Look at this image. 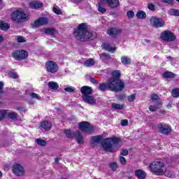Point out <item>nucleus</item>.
I'll list each match as a JSON object with an SVG mask.
<instances>
[{
  "instance_id": "1",
  "label": "nucleus",
  "mask_w": 179,
  "mask_h": 179,
  "mask_svg": "<svg viewBox=\"0 0 179 179\" xmlns=\"http://www.w3.org/2000/svg\"><path fill=\"white\" fill-rule=\"evenodd\" d=\"M73 36L78 41H89V40H94L97 37V33L89 31L87 24H79L76 28L74 29Z\"/></svg>"
},
{
  "instance_id": "2",
  "label": "nucleus",
  "mask_w": 179,
  "mask_h": 179,
  "mask_svg": "<svg viewBox=\"0 0 179 179\" xmlns=\"http://www.w3.org/2000/svg\"><path fill=\"white\" fill-rule=\"evenodd\" d=\"M120 142H122L121 138L113 136L109 138H106L103 141L101 142V145L105 152H108V153H114L117 152L118 148L115 149V147Z\"/></svg>"
},
{
  "instance_id": "3",
  "label": "nucleus",
  "mask_w": 179,
  "mask_h": 179,
  "mask_svg": "<svg viewBox=\"0 0 179 179\" xmlns=\"http://www.w3.org/2000/svg\"><path fill=\"white\" fill-rule=\"evenodd\" d=\"M111 76L108 80L116 87V89L119 92L124 90L125 83L121 80V71L120 70H115L111 72Z\"/></svg>"
},
{
  "instance_id": "4",
  "label": "nucleus",
  "mask_w": 179,
  "mask_h": 179,
  "mask_svg": "<svg viewBox=\"0 0 179 179\" xmlns=\"http://www.w3.org/2000/svg\"><path fill=\"white\" fill-rule=\"evenodd\" d=\"M149 169L151 173H153L155 176H164L166 171H167L166 165L160 161L150 164Z\"/></svg>"
},
{
  "instance_id": "5",
  "label": "nucleus",
  "mask_w": 179,
  "mask_h": 179,
  "mask_svg": "<svg viewBox=\"0 0 179 179\" xmlns=\"http://www.w3.org/2000/svg\"><path fill=\"white\" fill-rule=\"evenodd\" d=\"M11 20L16 23H22L24 20H29V14L24 13L23 10H16L11 13Z\"/></svg>"
},
{
  "instance_id": "6",
  "label": "nucleus",
  "mask_w": 179,
  "mask_h": 179,
  "mask_svg": "<svg viewBox=\"0 0 179 179\" xmlns=\"http://www.w3.org/2000/svg\"><path fill=\"white\" fill-rule=\"evenodd\" d=\"M64 133L65 134L66 138H69L70 139H72L73 136L76 138V142L79 143V145L83 144V135H82V133L80 132V130H76V131H72L71 129H66L64 131Z\"/></svg>"
},
{
  "instance_id": "7",
  "label": "nucleus",
  "mask_w": 179,
  "mask_h": 179,
  "mask_svg": "<svg viewBox=\"0 0 179 179\" xmlns=\"http://www.w3.org/2000/svg\"><path fill=\"white\" fill-rule=\"evenodd\" d=\"M78 127L83 134H91L94 132V126L87 121L78 122Z\"/></svg>"
},
{
  "instance_id": "8",
  "label": "nucleus",
  "mask_w": 179,
  "mask_h": 179,
  "mask_svg": "<svg viewBox=\"0 0 179 179\" xmlns=\"http://www.w3.org/2000/svg\"><path fill=\"white\" fill-rule=\"evenodd\" d=\"M11 57L15 61H23V59H27L29 52L24 50H16L12 52Z\"/></svg>"
},
{
  "instance_id": "9",
  "label": "nucleus",
  "mask_w": 179,
  "mask_h": 179,
  "mask_svg": "<svg viewBox=\"0 0 179 179\" xmlns=\"http://www.w3.org/2000/svg\"><path fill=\"white\" fill-rule=\"evenodd\" d=\"M99 90L101 92H106V90H110V92H120L115 85L113 84L109 79L106 83H102L99 84Z\"/></svg>"
},
{
  "instance_id": "10",
  "label": "nucleus",
  "mask_w": 179,
  "mask_h": 179,
  "mask_svg": "<svg viewBox=\"0 0 179 179\" xmlns=\"http://www.w3.org/2000/svg\"><path fill=\"white\" fill-rule=\"evenodd\" d=\"M45 66L46 72L48 73H57V72L59 71V66H58V64L52 60L47 61L45 63Z\"/></svg>"
},
{
  "instance_id": "11",
  "label": "nucleus",
  "mask_w": 179,
  "mask_h": 179,
  "mask_svg": "<svg viewBox=\"0 0 179 179\" xmlns=\"http://www.w3.org/2000/svg\"><path fill=\"white\" fill-rule=\"evenodd\" d=\"M160 38H162V40H163L164 41H167L168 43H170L171 41H175V40L177 38V36L174 35V34L171 32V31L165 30L161 33Z\"/></svg>"
},
{
  "instance_id": "12",
  "label": "nucleus",
  "mask_w": 179,
  "mask_h": 179,
  "mask_svg": "<svg viewBox=\"0 0 179 179\" xmlns=\"http://www.w3.org/2000/svg\"><path fill=\"white\" fill-rule=\"evenodd\" d=\"M158 131L162 135H169V134H171V126L168 124L167 123L161 122L157 125Z\"/></svg>"
},
{
  "instance_id": "13",
  "label": "nucleus",
  "mask_w": 179,
  "mask_h": 179,
  "mask_svg": "<svg viewBox=\"0 0 179 179\" xmlns=\"http://www.w3.org/2000/svg\"><path fill=\"white\" fill-rule=\"evenodd\" d=\"M48 24V18L45 17H40L36 20L34 23L31 24L32 29H36L41 27V26H44Z\"/></svg>"
},
{
  "instance_id": "14",
  "label": "nucleus",
  "mask_w": 179,
  "mask_h": 179,
  "mask_svg": "<svg viewBox=\"0 0 179 179\" xmlns=\"http://www.w3.org/2000/svg\"><path fill=\"white\" fill-rule=\"evenodd\" d=\"M150 23L156 29H160V27H163V26L166 24V22L164 20H163V19L157 17H152L150 19Z\"/></svg>"
},
{
  "instance_id": "15",
  "label": "nucleus",
  "mask_w": 179,
  "mask_h": 179,
  "mask_svg": "<svg viewBox=\"0 0 179 179\" xmlns=\"http://www.w3.org/2000/svg\"><path fill=\"white\" fill-rule=\"evenodd\" d=\"M13 172L17 177L24 176V168L20 164H14L13 166Z\"/></svg>"
},
{
  "instance_id": "16",
  "label": "nucleus",
  "mask_w": 179,
  "mask_h": 179,
  "mask_svg": "<svg viewBox=\"0 0 179 179\" xmlns=\"http://www.w3.org/2000/svg\"><path fill=\"white\" fill-rule=\"evenodd\" d=\"M84 103L90 104V106H94L96 104V98L91 95H85L82 97Z\"/></svg>"
},
{
  "instance_id": "17",
  "label": "nucleus",
  "mask_w": 179,
  "mask_h": 179,
  "mask_svg": "<svg viewBox=\"0 0 179 179\" xmlns=\"http://www.w3.org/2000/svg\"><path fill=\"white\" fill-rule=\"evenodd\" d=\"M111 9H115L120 6V0H103Z\"/></svg>"
},
{
  "instance_id": "18",
  "label": "nucleus",
  "mask_w": 179,
  "mask_h": 179,
  "mask_svg": "<svg viewBox=\"0 0 179 179\" xmlns=\"http://www.w3.org/2000/svg\"><path fill=\"white\" fill-rule=\"evenodd\" d=\"M121 33H122V29L118 28L112 27L108 30V34L112 37H115L118 34H121Z\"/></svg>"
},
{
  "instance_id": "19",
  "label": "nucleus",
  "mask_w": 179,
  "mask_h": 179,
  "mask_svg": "<svg viewBox=\"0 0 179 179\" xmlns=\"http://www.w3.org/2000/svg\"><path fill=\"white\" fill-rule=\"evenodd\" d=\"M80 92L83 96H90L93 94V89L89 86H83L80 89Z\"/></svg>"
},
{
  "instance_id": "20",
  "label": "nucleus",
  "mask_w": 179,
  "mask_h": 179,
  "mask_svg": "<svg viewBox=\"0 0 179 179\" xmlns=\"http://www.w3.org/2000/svg\"><path fill=\"white\" fill-rule=\"evenodd\" d=\"M29 6L31 9H40L43 8V3L41 1H30Z\"/></svg>"
},
{
  "instance_id": "21",
  "label": "nucleus",
  "mask_w": 179,
  "mask_h": 179,
  "mask_svg": "<svg viewBox=\"0 0 179 179\" xmlns=\"http://www.w3.org/2000/svg\"><path fill=\"white\" fill-rule=\"evenodd\" d=\"M103 48L105 51H108L109 52H115V48L111 47V43L109 42H106L103 43Z\"/></svg>"
},
{
  "instance_id": "22",
  "label": "nucleus",
  "mask_w": 179,
  "mask_h": 179,
  "mask_svg": "<svg viewBox=\"0 0 179 179\" xmlns=\"http://www.w3.org/2000/svg\"><path fill=\"white\" fill-rule=\"evenodd\" d=\"M40 127L41 128H43L45 131H50L52 124H51V122H48V120H44L41 123Z\"/></svg>"
},
{
  "instance_id": "23",
  "label": "nucleus",
  "mask_w": 179,
  "mask_h": 179,
  "mask_svg": "<svg viewBox=\"0 0 179 179\" xmlns=\"http://www.w3.org/2000/svg\"><path fill=\"white\" fill-rule=\"evenodd\" d=\"M135 176L138 179H145L147 174L142 169H138L135 171Z\"/></svg>"
},
{
  "instance_id": "24",
  "label": "nucleus",
  "mask_w": 179,
  "mask_h": 179,
  "mask_svg": "<svg viewBox=\"0 0 179 179\" xmlns=\"http://www.w3.org/2000/svg\"><path fill=\"white\" fill-rule=\"evenodd\" d=\"M98 10L100 13L104 14L107 12V9L105 7L104 1L101 0L100 2L98 3Z\"/></svg>"
},
{
  "instance_id": "25",
  "label": "nucleus",
  "mask_w": 179,
  "mask_h": 179,
  "mask_svg": "<svg viewBox=\"0 0 179 179\" xmlns=\"http://www.w3.org/2000/svg\"><path fill=\"white\" fill-rule=\"evenodd\" d=\"M162 102H158L154 106L153 105L150 106L149 110L152 113H155V112L157 111V110H159V108H162Z\"/></svg>"
},
{
  "instance_id": "26",
  "label": "nucleus",
  "mask_w": 179,
  "mask_h": 179,
  "mask_svg": "<svg viewBox=\"0 0 179 179\" xmlns=\"http://www.w3.org/2000/svg\"><path fill=\"white\" fill-rule=\"evenodd\" d=\"M100 59L103 62L107 63V61H110L111 56H110V54L108 53H101L99 55Z\"/></svg>"
},
{
  "instance_id": "27",
  "label": "nucleus",
  "mask_w": 179,
  "mask_h": 179,
  "mask_svg": "<svg viewBox=\"0 0 179 179\" xmlns=\"http://www.w3.org/2000/svg\"><path fill=\"white\" fill-rule=\"evenodd\" d=\"M91 141L92 143H100V142L103 141V136L102 135L93 136L91 137Z\"/></svg>"
},
{
  "instance_id": "28",
  "label": "nucleus",
  "mask_w": 179,
  "mask_h": 179,
  "mask_svg": "<svg viewBox=\"0 0 179 179\" xmlns=\"http://www.w3.org/2000/svg\"><path fill=\"white\" fill-rule=\"evenodd\" d=\"M48 86L51 90H57L59 88V85H58V83L53 81H50L48 84Z\"/></svg>"
},
{
  "instance_id": "29",
  "label": "nucleus",
  "mask_w": 179,
  "mask_h": 179,
  "mask_svg": "<svg viewBox=\"0 0 179 179\" xmlns=\"http://www.w3.org/2000/svg\"><path fill=\"white\" fill-rule=\"evenodd\" d=\"M163 76L164 78H166V79H173L174 78H176V74L173 72L171 71H165L163 73Z\"/></svg>"
},
{
  "instance_id": "30",
  "label": "nucleus",
  "mask_w": 179,
  "mask_h": 179,
  "mask_svg": "<svg viewBox=\"0 0 179 179\" xmlns=\"http://www.w3.org/2000/svg\"><path fill=\"white\" fill-rule=\"evenodd\" d=\"M121 62L123 65H129L131 64V59L127 56L121 57Z\"/></svg>"
},
{
  "instance_id": "31",
  "label": "nucleus",
  "mask_w": 179,
  "mask_h": 179,
  "mask_svg": "<svg viewBox=\"0 0 179 179\" xmlns=\"http://www.w3.org/2000/svg\"><path fill=\"white\" fill-rule=\"evenodd\" d=\"M172 97L178 99L179 97V88H173L171 92Z\"/></svg>"
},
{
  "instance_id": "32",
  "label": "nucleus",
  "mask_w": 179,
  "mask_h": 179,
  "mask_svg": "<svg viewBox=\"0 0 179 179\" xmlns=\"http://www.w3.org/2000/svg\"><path fill=\"white\" fill-rule=\"evenodd\" d=\"M94 64H96V62H94V59L90 58L84 62V66H93V65H94Z\"/></svg>"
},
{
  "instance_id": "33",
  "label": "nucleus",
  "mask_w": 179,
  "mask_h": 179,
  "mask_svg": "<svg viewBox=\"0 0 179 179\" xmlns=\"http://www.w3.org/2000/svg\"><path fill=\"white\" fill-rule=\"evenodd\" d=\"M136 16L137 19H146V13L143 10H139L136 14Z\"/></svg>"
},
{
  "instance_id": "34",
  "label": "nucleus",
  "mask_w": 179,
  "mask_h": 179,
  "mask_svg": "<svg viewBox=\"0 0 179 179\" xmlns=\"http://www.w3.org/2000/svg\"><path fill=\"white\" fill-rule=\"evenodd\" d=\"M125 107L124 104H120L116 103H112V108H114V110H122Z\"/></svg>"
},
{
  "instance_id": "35",
  "label": "nucleus",
  "mask_w": 179,
  "mask_h": 179,
  "mask_svg": "<svg viewBox=\"0 0 179 179\" xmlns=\"http://www.w3.org/2000/svg\"><path fill=\"white\" fill-rule=\"evenodd\" d=\"M7 115L8 118L13 120V121H16V120H17V113L15 112H10Z\"/></svg>"
},
{
  "instance_id": "36",
  "label": "nucleus",
  "mask_w": 179,
  "mask_h": 179,
  "mask_svg": "<svg viewBox=\"0 0 179 179\" xmlns=\"http://www.w3.org/2000/svg\"><path fill=\"white\" fill-rule=\"evenodd\" d=\"M10 27V26H9V24L0 22V30L5 31L6 30H8Z\"/></svg>"
},
{
  "instance_id": "37",
  "label": "nucleus",
  "mask_w": 179,
  "mask_h": 179,
  "mask_svg": "<svg viewBox=\"0 0 179 179\" xmlns=\"http://www.w3.org/2000/svg\"><path fill=\"white\" fill-rule=\"evenodd\" d=\"M169 15H171V16H179V10H177L176 8H171L169 11Z\"/></svg>"
},
{
  "instance_id": "38",
  "label": "nucleus",
  "mask_w": 179,
  "mask_h": 179,
  "mask_svg": "<svg viewBox=\"0 0 179 179\" xmlns=\"http://www.w3.org/2000/svg\"><path fill=\"white\" fill-rule=\"evenodd\" d=\"M55 28H48L45 29V34H49V36H53V34H55Z\"/></svg>"
},
{
  "instance_id": "39",
  "label": "nucleus",
  "mask_w": 179,
  "mask_h": 179,
  "mask_svg": "<svg viewBox=\"0 0 179 179\" xmlns=\"http://www.w3.org/2000/svg\"><path fill=\"white\" fill-rule=\"evenodd\" d=\"M36 142L37 145H39V146H45V145H47V141H45V140H43L41 138L36 139Z\"/></svg>"
},
{
  "instance_id": "40",
  "label": "nucleus",
  "mask_w": 179,
  "mask_h": 179,
  "mask_svg": "<svg viewBox=\"0 0 179 179\" xmlns=\"http://www.w3.org/2000/svg\"><path fill=\"white\" fill-rule=\"evenodd\" d=\"M136 99V94H133L127 96V100L129 103H133Z\"/></svg>"
},
{
  "instance_id": "41",
  "label": "nucleus",
  "mask_w": 179,
  "mask_h": 179,
  "mask_svg": "<svg viewBox=\"0 0 179 179\" xmlns=\"http://www.w3.org/2000/svg\"><path fill=\"white\" fill-rule=\"evenodd\" d=\"M109 167L113 171H115L118 169V164L117 162H112L109 164Z\"/></svg>"
},
{
  "instance_id": "42",
  "label": "nucleus",
  "mask_w": 179,
  "mask_h": 179,
  "mask_svg": "<svg viewBox=\"0 0 179 179\" xmlns=\"http://www.w3.org/2000/svg\"><path fill=\"white\" fill-rule=\"evenodd\" d=\"M7 114V110H0V121L1 120H3L5 118V116Z\"/></svg>"
},
{
  "instance_id": "43",
  "label": "nucleus",
  "mask_w": 179,
  "mask_h": 179,
  "mask_svg": "<svg viewBox=\"0 0 179 179\" xmlns=\"http://www.w3.org/2000/svg\"><path fill=\"white\" fill-rule=\"evenodd\" d=\"M148 8L149 10H152V12H155V10H156V6L152 3L148 4Z\"/></svg>"
},
{
  "instance_id": "44",
  "label": "nucleus",
  "mask_w": 179,
  "mask_h": 179,
  "mask_svg": "<svg viewBox=\"0 0 179 179\" xmlns=\"http://www.w3.org/2000/svg\"><path fill=\"white\" fill-rule=\"evenodd\" d=\"M127 16L129 17V19H132L135 16V13H134L132 10H129L127 13Z\"/></svg>"
},
{
  "instance_id": "45",
  "label": "nucleus",
  "mask_w": 179,
  "mask_h": 179,
  "mask_svg": "<svg viewBox=\"0 0 179 179\" xmlns=\"http://www.w3.org/2000/svg\"><path fill=\"white\" fill-rule=\"evenodd\" d=\"M150 99L152 101H155L156 100H159V95H157V94H152L150 95Z\"/></svg>"
},
{
  "instance_id": "46",
  "label": "nucleus",
  "mask_w": 179,
  "mask_h": 179,
  "mask_svg": "<svg viewBox=\"0 0 179 179\" xmlns=\"http://www.w3.org/2000/svg\"><path fill=\"white\" fill-rule=\"evenodd\" d=\"M52 10L56 13V15H61L62 13V11H61V9L57 7H53Z\"/></svg>"
},
{
  "instance_id": "47",
  "label": "nucleus",
  "mask_w": 179,
  "mask_h": 179,
  "mask_svg": "<svg viewBox=\"0 0 179 179\" xmlns=\"http://www.w3.org/2000/svg\"><path fill=\"white\" fill-rule=\"evenodd\" d=\"M30 96L32 99H36V100H40V96H38V94H36V92L31 93Z\"/></svg>"
},
{
  "instance_id": "48",
  "label": "nucleus",
  "mask_w": 179,
  "mask_h": 179,
  "mask_svg": "<svg viewBox=\"0 0 179 179\" xmlns=\"http://www.w3.org/2000/svg\"><path fill=\"white\" fill-rule=\"evenodd\" d=\"M5 86V84H3V82L0 81V94H3V87Z\"/></svg>"
},
{
  "instance_id": "49",
  "label": "nucleus",
  "mask_w": 179,
  "mask_h": 179,
  "mask_svg": "<svg viewBox=\"0 0 179 179\" xmlns=\"http://www.w3.org/2000/svg\"><path fill=\"white\" fill-rule=\"evenodd\" d=\"M64 90L67 92L68 93H73L75 92V89L72 88L71 87H67L64 88Z\"/></svg>"
},
{
  "instance_id": "50",
  "label": "nucleus",
  "mask_w": 179,
  "mask_h": 179,
  "mask_svg": "<svg viewBox=\"0 0 179 179\" xmlns=\"http://www.w3.org/2000/svg\"><path fill=\"white\" fill-rule=\"evenodd\" d=\"M120 124H121L122 127L128 126V124H129L128 120H127V119L122 120Z\"/></svg>"
},
{
  "instance_id": "51",
  "label": "nucleus",
  "mask_w": 179,
  "mask_h": 179,
  "mask_svg": "<svg viewBox=\"0 0 179 179\" xmlns=\"http://www.w3.org/2000/svg\"><path fill=\"white\" fill-rule=\"evenodd\" d=\"M120 162L123 166H125V164H127V159L124 157H120Z\"/></svg>"
},
{
  "instance_id": "52",
  "label": "nucleus",
  "mask_w": 179,
  "mask_h": 179,
  "mask_svg": "<svg viewBox=\"0 0 179 179\" xmlns=\"http://www.w3.org/2000/svg\"><path fill=\"white\" fill-rule=\"evenodd\" d=\"M162 2L168 3V5H174V0H162Z\"/></svg>"
},
{
  "instance_id": "53",
  "label": "nucleus",
  "mask_w": 179,
  "mask_h": 179,
  "mask_svg": "<svg viewBox=\"0 0 179 179\" xmlns=\"http://www.w3.org/2000/svg\"><path fill=\"white\" fill-rule=\"evenodd\" d=\"M128 150L127 149L121 150L120 151V155L122 156H128Z\"/></svg>"
},
{
  "instance_id": "54",
  "label": "nucleus",
  "mask_w": 179,
  "mask_h": 179,
  "mask_svg": "<svg viewBox=\"0 0 179 179\" xmlns=\"http://www.w3.org/2000/svg\"><path fill=\"white\" fill-rule=\"evenodd\" d=\"M17 43H26V40L23 38V36H17Z\"/></svg>"
},
{
  "instance_id": "55",
  "label": "nucleus",
  "mask_w": 179,
  "mask_h": 179,
  "mask_svg": "<svg viewBox=\"0 0 179 179\" xmlns=\"http://www.w3.org/2000/svg\"><path fill=\"white\" fill-rule=\"evenodd\" d=\"M10 76L13 79H17V78H18L17 73H16L15 72L10 73Z\"/></svg>"
},
{
  "instance_id": "56",
  "label": "nucleus",
  "mask_w": 179,
  "mask_h": 179,
  "mask_svg": "<svg viewBox=\"0 0 179 179\" xmlns=\"http://www.w3.org/2000/svg\"><path fill=\"white\" fill-rule=\"evenodd\" d=\"M90 81L91 82V83H95L97 85V83H99V81L96 79H94V78L93 77H90Z\"/></svg>"
},
{
  "instance_id": "57",
  "label": "nucleus",
  "mask_w": 179,
  "mask_h": 179,
  "mask_svg": "<svg viewBox=\"0 0 179 179\" xmlns=\"http://www.w3.org/2000/svg\"><path fill=\"white\" fill-rule=\"evenodd\" d=\"M117 99H118V100H120V101H122V100H124L125 97L124 96L123 94H119L117 95Z\"/></svg>"
},
{
  "instance_id": "58",
  "label": "nucleus",
  "mask_w": 179,
  "mask_h": 179,
  "mask_svg": "<svg viewBox=\"0 0 179 179\" xmlns=\"http://www.w3.org/2000/svg\"><path fill=\"white\" fill-rule=\"evenodd\" d=\"M59 160H61V159H59V158H58V157H56V158L55 159V163H59Z\"/></svg>"
},
{
  "instance_id": "59",
  "label": "nucleus",
  "mask_w": 179,
  "mask_h": 179,
  "mask_svg": "<svg viewBox=\"0 0 179 179\" xmlns=\"http://www.w3.org/2000/svg\"><path fill=\"white\" fill-rule=\"evenodd\" d=\"M4 40H5V39L3 38V36H2L0 35V43L3 42Z\"/></svg>"
},
{
  "instance_id": "60",
  "label": "nucleus",
  "mask_w": 179,
  "mask_h": 179,
  "mask_svg": "<svg viewBox=\"0 0 179 179\" xmlns=\"http://www.w3.org/2000/svg\"><path fill=\"white\" fill-rule=\"evenodd\" d=\"M82 1H83V0H74V3H80V2H82Z\"/></svg>"
},
{
  "instance_id": "61",
  "label": "nucleus",
  "mask_w": 179,
  "mask_h": 179,
  "mask_svg": "<svg viewBox=\"0 0 179 179\" xmlns=\"http://www.w3.org/2000/svg\"><path fill=\"white\" fill-rule=\"evenodd\" d=\"M169 178H171V172H169L167 175H166Z\"/></svg>"
},
{
  "instance_id": "62",
  "label": "nucleus",
  "mask_w": 179,
  "mask_h": 179,
  "mask_svg": "<svg viewBox=\"0 0 179 179\" xmlns=\"http://www.w3.org/2000/svg\"><path fill=\"white\" fill-rule=\"evenodd\" d=\"M17 110H18V111H23V108L22 107H18V108H17Z\"/></svg>"
},
{
  "instance_id": "63",
  "label": "nucleus",
  "mask_w": 179,
  "mask_h": 179,
  "mask_svg": "<svg viewBox=\"0 0 179 179\" xmlns=\"http://www.w3.org/2000/svg\"><path fill=\"white\" fill-rule=\"evenodd\" d=\"M165 113H166V110H159L160 114H164Z\"/></svg>"
},
{
  "instance_id": "64",
  "label": "nucleus",
  "mask_w": 179,
  "mask_h": 179,
  "mask_svg": "<svg viewBox=\"0 0 179 179\" xmlns=\"http://www.w3.org/2000/svg\"><path fill=\"white\" fill-rule=\"evenodd\" d=\"M145 41H146V43H150V40H149V39H146Z\"/></svg>"
}]
</instances>
